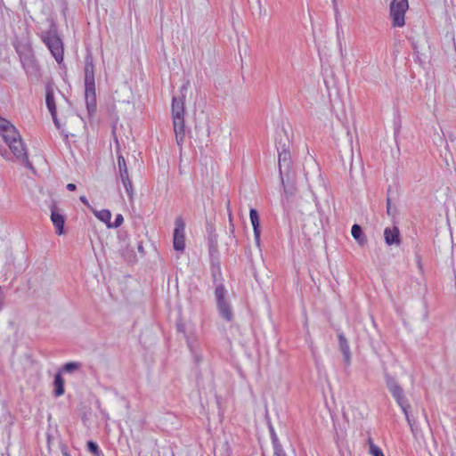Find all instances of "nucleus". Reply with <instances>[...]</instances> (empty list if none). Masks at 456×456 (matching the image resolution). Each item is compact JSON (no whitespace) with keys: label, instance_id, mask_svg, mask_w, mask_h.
<instances>
[{"label":"nucleus","instance_id":"obj_1","mask_svg":"<svg viewBox=\"0 0 456 456\" xmlns=\"http://www.w3.org/2000/svg\"><path fill=\"white\" fill-rule=\"evenodd\" d=\"M0 135L8 145L12 153L18 160L22 161L28 168H32L28 159V154L21 139V136L16 127L8 120L0 118Z\"/></svg>","mask_w":456,"mask_h":456},{"label":"nucleus","instance_id":"obj_2","mask_svg":"<svg viewBox=\"0 0 456 456\" xmlns=\"http://www.w3.org/2000/svg\"><path fill=\"white\" fill-rule=\"evenodd\" d=\"M190 86V81L187 80L182 86L181 96H174L172 99V118L174 131L175 134L176 142L178 145H182L185 136V126H184V99L185 92Z\"/></svg>","mask_w":456,"mask_h":456},{"label":"nucleus","instance_id":"obj_3","mask_svg":"<svg viewBox=\"0 0 456 456\" xmlns=\"http://www.w3.org/2000/svg\"><path fill=\"white\" fill-rule=\"evenodd\" d=\"M85 99L89 116L96 111V89L94 81V65L91 57H87L85 65Z\"/></svg>","mask_w":456,"mask_h":456},{"label":"nucleus","instance_id":"obj_4","mask_svg":"<svg viewBox=\"0 0 456 456\" xmlns=\"http://www.w3.org/2000/svg\"><path fill=\"white\" fill-rule=\"evenodd\" d=\"M386 385L388 391L391 393L392 396L395 400L398 406L401 408L403 412L407 422L410 426H411V420L409 416V408L410 404L408 400L406 399L403 390L398 382L393 377L387 375L386 376Z\"/></svg>","mask_w":456,"mask_h":456},{"label":"nucleus","instance_id":"obj_5","mask_svg":"<svg viewBox=\"0 0 456 456\" xmlns=\"http://www.w3.org/2000/svg\"><path fill=\"white\" fill-rule=\"evenodd\" d=\"M42 40L46 45L51 53L58 63L63 61V45L61 38L53 30H49L42 35Z\"/></svg>","mask_w":456,"mask_h":456},{"label":"nucleus","instance_id":"obj_6","mask_svg":"<svg viewBox=\"0 0 456 456\" xmlns=\"http://www.w3.org/2000/svg\"><path fill=\"white\" fill-rule=\"evenodd\" d=\"M409 8L408 0H393L390 4V16L394 27L402 28L405 24V12Z\"/></svg>","mask_w":456,"mask_h":456},{"label":"nucleus","instance_id":"obj_7","mask_svg":"<svg viewBox=\"0 0 456 456\" xmlns=\"http://www.w3.org/2000/svg\"><path fill=\"white\" fill-rule=\"evenodd\" d=\"M173 247L175 251L185 249V222L182 216H176L173 232Z\"/></svg>","mask_w":456,"mask_h":456},{"label":"nucleus","instance_id":"obj_8","mask_svg":"<svg viewBox=\"0 0 456 456\" xmlns=\"http://www.w3.org/2000/svg\"><path fill=\"white\" fill-rule=\"evenodd\" d=\"M177 330L179 332L184 334L187 339V345L190 348L191 354L194 355L195 360L199 362L200 360V356L197 354L193 343L191 341V337L195 334L196 328L191 322L186 321L183 318H179L177 322Z\"/></svg>","mask_w":456,"mask_h":456},{"label":"nucleus","instance_id":"obj_9","mask_svg":"<svg viewBox=\"0 0 456 456\" xmlns=\"http://www.w3.org/2000/svg\"><path fill=\"white\" fill-rule=\"evenodd\" d=\"M118 175L125 187V190L129 198L132 199L134 194L133 184L129 177L125 158L122 155H119L118 157Z\"/></svg>","mask_w":456,"mask_h":456},{"label":"nucleus","instance_id":"obj_10","mask_svg":"<svg viewBox=\"0 0 456 456\" xmlns=\"http://www.w3.org/2000/svg\"><path fill=\"white\" fill-rule=\"evenodd\" d=\"M338 349L343 355L344 363L346 367L351 365L352 362V354L350 351V346L347 339L345 335L340 332L338 335Z\"/></svg>","mask_w":456,"mask_h":456},{"label":"nucleus","instance_id":"obj_11","mask_svg":"<svg viewBox=\"0 0 456 456\" xmlns=\"http://www.w3.org/2000/svg\"><path fill=\"white\" fill-rule=\"evenodd\" d=\"M225 289L223 285L216 288L215 295L220 314H230V307L225 300Z\"/></svg>","mask_w":456,"mask_h":456},{"label":"nucleus","instance_id":"obj_12","mask_svg":"<svg viewBox=\"0 0 456 456\" xmlns=\"http://www.w3.org/2000/svg\"><path fill=\"white\" fill-rule=\"evenodd\" d=\"M384 238L387 245L399 246L401 243V236L398 227H387L384 230Z\"/></svg>","mask_w":456,"mask_h":456},{"label":"nucleus","instance_id":"obj_13","mask_svg":"<svg viewBox=\"0 0 456 456\" xmlns=\"http://www.w3.org/2000/svg\"><path fill=\"white\" fill-rule=\"evenodd\" d=\"M51 221L55 227V232L58 235L64 232L65 217L57 209H53L51 213Z\"/></svg>","mask_w":456,"mask_h":456},{"label":"nucleus","instance_id":"obj_14","mask_svg":"<svg viewBox=\"0 0 456 456\" xmlns=\"http://www.w3.org/2000/svg\"><path fill=\"white\" fill-rule=\"evenodd\" d=\"M250 222L253 226L254 237L257 245L260 242V229H259V216L258 213L255 208H251L249 211Z\"/></svg>","mask_w":456,"mask_h":456},{"label":"nucleus","instance_id":"obj_15","mask_svg":"<svg viewBox=\"0 0 456 456\" xmlns=\"http://www.w3.org/2000/svg\"><path fill=\"white\" fill-rule=\"evenodd\" d=\"M45 102L53 119H55L56 105L54 102L53 89L51 86L46 87Z\"/></svg>","mask_w":456,"mask_h":456},{"label":"nucleus","instance_id":"obj_16","mask_svg":"<svg viewBox=\"0 0 456 456\" xmlns=\"http://www.w3.org/2000/svg\"><path fill=\"white\" fill-rule=\"evenodd\" d=\"M278 161H279L280 175H282V168L289 167V166L290 152L286 149H283L281 151H279Z\"/></svg>","mask_w":456,"mask_h":456},{"label":"nucleus","instance_id":"obj_17","mask_svg":"<svg viewBox=\"0 0 456 456\" xmlns=\"http://www.w3.org/2000/svg\"><path fill=\"white\" fill-rule=\"evenodd\" d=\"M54 395L59 397L64 394V379L60 372L56 373L53 379Z\"/></svg>","mask_w":456,"mask_h":456},{"label":"nucleus","instance_id":"obj_18","mask_svg":"<svg viewBox=\"0 0 456 456\" xmlns=\"http://www.w3.org/2000/svg\"><path fill=\"white\" fill-rule=\"evenodd\" d=\"M353 238L360 244L363 245L366 242L362 230L359 224H354L351 229Z\"/></svg>","mask_w":456,"mask_h":456},{"label":"nucleus","instance_id":"obj_19","mask_svg":"<svg viewBox=\"0 0 456 456\" xmlns=\"http://www.w3.org/2000/svg\"><path fill=\"white\" fill-rule=\"evenodd\" d=\"M92 212L97 217L100 221L106 224L108 226L110 224V221L111 219V213L108 209H102V210H96L95 208H92Z\"/></svg>","mask_w":456,"mask_h":456},{"label":"nucleus","instance_id":"obj_20","mask_svg":"<svg viewBox=\"0 0 456 456\" xmlns=\"http://www.w3.org/2000/svg\"><path fill=\"white\" fill-rule=\"evenodd\" d=\"M368 444H369V453L371 456H385L382 450L373 443L371 438L368 439Z\"/></svg>","mask_w":456,"mask_h":456},{"label":"nucleus","instance_id":"obj_21","mask_svg":"<svg viewBox=\"0 0 456 456\" xmlns=\"http://www.w3.org/2000/svg\"><path fill=\"white\" fill-rule=\"evenodd\" d=\"M81 368V363L77 362H69L62 367V370L66 373H73Z\"/></svg>","mask_w":456,"mask_h":456},{"label":"nucleus","instance_id":"obj_22","mask_svg":"<svg viewBox=\"0 0 456 456\" xmlns=\"http://www.w3.org/2000/svg\"><path fill=\"white\" fill-rule=\"evenodd\" d=\"M87 448L94 456H102V452L95 442L89 441L87 443Z\"/></svg>","mask_w":456,"mask_h":456},{"label":"nucleus","instance_id":"obj_23","mask_svg":"<svg viewBox=\"0 0 456 456\" xmlns=\"http://www.w3.org/2000/svg\"><path fill=\"white\" fill-rule=\"evenodd\" d=\"M124 218L121 214H118L115 217V221L111 223L110 221V224L108 225V228H118L123 224Z\"/></svg>","mask_w":456,"mask_h":456},{"label":"nucleus","instance_id":"obj_24","mask_svg":"<svg viewBox=\"0 0 456 456\" xmlns=\"http://www.w3.org/2000/svg\"><path fill=\"white\" fill-rule=\"evenodd\" d=\"M281 183L284 187V192L288 195H292L294 193V188L292 186L289 187V186L285 185L282 175H281Z\"/></svg>","mask_w":456,"mask_h":456},{"label":"nucleus","instance_id":"obj_25","mask_svg":"<svg viewBox=\"0 0 456 456\" xmlns=\"http://www.w3.org/2000/svg\"><path fill=\"white\" fill-rule=\"evenodd\" d=\"M387 213L388 216H394L395 215V210L393 209V208L391 206L390 199L387 200Z\"/></svg>","mask_w":456,"mask_h":456},{"label":"nucleus","instance_id":"obj_26","mask_svg":"<svg viewBox=\"0 0 456 456\" xmlns=\"http://www.w3.org/2000/svg\"><path fill=\"white\" fill-rule=\"evenodd\" d=\"M79 200H81V202L86 205L87 208H89L91 210L93 208V207L90 205L88 200L86 199V196H80Z\"/></svg>","mask_w":456,"mask_h":456},{"label":"nucleus","instance_id":"obj_27","mask_svg":"<svg viewBox=\"0 0 456 456\" xmlns=\"http://www.w3.org/2000/svg\"><path fill=\"white\" fill-rule=\"evenodd\" d=\"M274 453L276 456H285L284 452L281 448H278V447H275Z\"/></svg>","mask_w":456,"mask_h":456},{"label":"nucleus","instance_id":"obj_28","mask_svg":"<svg viewBox=\"0 0 456 456\" xmlns=\"http://www.w3.org/2000/svg\"><path fill=\"white\" fill-rule=\"evenodd\" d=\"M76 188H77V187H76V184H74V183H68V184H67V189H68L69 191H75V190H76Z\"/></svg>","mask_w":456,"mask_h":456},{"label":"nucleus","instance_id":"obj_29","mask_svg":"<svg viewBox=\"0 0 456 456\" xmlns=\"http://www.w3.org/2000/svg\"><path fill=\"white\" fill-rule=\"evenodd\" d=\"M53 122L57 127H59V121L57 119V115L55 114V119H53Z\"/></svg>","mask_w":456,"mask_h":456},{"label":"nucleus","instance_id":"obj_30","mask_svg":"<svg viewBox=\"0 0 456 456\" xmlns=\"http://www.w3.org/2000/svg\"><path fill=\"white\" fill-rule=\"evenodd\" d=\"M225 316H226V319H227L228 321H230V320H231V316H232V315H225Z\"/></svg>","mask_w":456,"mask_h":456}]
</instances>
